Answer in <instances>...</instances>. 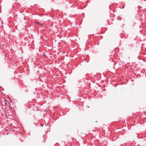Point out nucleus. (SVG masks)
<instances>
[{
	"label": "nucleus",
	"mask_w": 146,
	"mask_h": 146,
	"mask_svg": "<svg viewBox=\"0 0 146 146\" xmlns=\"http://www.w3.org/2000/svg\"><path fill=\"white\" fill-rule=\"evenodd\" d=\"M36 23H37V24H39V25H40V24H39V22H36Z\"/></svg>",
	"instance_id": "1"
},
{
	"label": "nucleus",
	"mask_w": 146,
	"mask_h": 146,
	"mask_svg": "<svg viewBox=\"0 0 146 146\" xmlns=\"http://www.w3.org/2000/svg\"><path fill=\"white\" fill-rule=\"evenodd\" d=\"M42 125V126H43V125Z\"/></svg>",
	"instance_id": "2"
}]
</instances>
